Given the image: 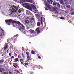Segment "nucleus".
Returning a JSON list of instances; mask_svg holds the SVG:
<instances>
[{
  "label": "nucleus",
  "instance_id": "1",
  "mask_svg": "<svg viewBox=\"0 0 74 74\" xmlns=\"http://www.w3.org/2000/svg\"><path fill=\"white\" fill-rule=\"evenodd\" d=\"M13 21V20L12 19H9V20H5V21L6 23L9 25H11V22H12V23L13 24H14V23L16 24L17 23V22L16 21Z\"/></svg>",
  "mask_w": 74,
  "mask_h": 74
},
{
  "label": "nucleus",
  "instance_id": "2",
  "mask_svg": "<svg viewBox=\"0 0 74 74\" xmlns=\"http://www.w3.org/2000/svg\"><path fill=\"white\" fill-rule=\"evenodd\" d=\"M19 5H18V6H16L14 5H13L11 6V8L12 9H14V10H15L16 11V10L17 11V10H18V8H19Z\"/></svg>",
  "mask_w": 74,
  "mask_h": 74
},
{
  "label": "nucleus",
  "instance_id": "3",
  "mask_svg": "<svg viewBox=\"0 0 74 74\" xmlns=\"http://www.w3.org/2000/svg\"><path fill=\"white\" fill-rule=\"evenodd\" d=\"M45 4L46 6V7H47L48 8H49V9H51V7L50 5L48 4V3H47V2L45 3Z\"/></svg>",
  "mask_w": 74,
  "mask_h": 74
},
{
  "label": "nucleus",
  "instance_id": "4",
  "mask_svg": "<svg viewBox=\"0 0 74 74\" xmlns=\"http://www.w3.org/2000/svg\"><path fill=\"white\" fill-rule=\"evenodd\" d=\"M23 6L24 7H26L27 8H29L30 7L28 6V4L27 3H25L23 4Z\"/></svg>",
  "mask_w": 74,
  "mask_h": 74
},
{
  "label": "nucleus",
  "instance_id": "5",
  "mask_svg": "<svg viewBox=\"0 0 74 74\" xmlns=\"http://www.w3.org/2000/svg\"><path fill=\"white\" fill-rule=\"evenodd\" d=\"M16 12V10L15 9H13L12 10L10 15H14L15 14V12Z\"/></svg>",
  "mask_w": 74,
  "mask_h": 74
},
{
  "label": "nucleus",
  "instance_id": "6",
  "mask_svg": "<svg viewBox=\"0 0 74 74\" xmlns=\"http://www.w3.org/2000/svg\"><path fill=\"white\" fill-rule=\"evenodd\" d=\"M58 7H55L54 9L55 12H56V13L57 14H58Z\"/></svg>",
  "mask_w": 74,
  "mask_h": 74
},
{
  "label": "nucleus",
  "instance_id": "7",
  "mask_svg": "<svg viewBox=\"0 0 74 74\" xmlns=\"http://www.w3.org/2000/svg\"><path fill=\"white\" fill-rule=\"evenodd\" d=\"M8 43H7L6 45H5V47H4L3 50H5L7 48H8Z\"/></svg>",
  "mask_w": 74,
  "mask_h": 74
},
{
  "label": "nucleus",
  "instance_id": "8",
  "mask_svg": "<svg viewBox=\"0 0 74 74\" xmlns=\"http://www.w3.org/2000/svg\"><path fill=\"white\" fill-rule=\"evenodd\" d=\"M47 1L49 4H52L53 2V1L52 0H47Z\"/></svg>",
  "mask_w": 74,
  "mask_h": 74
},
{
  "label": "nucleus",
  "instance_id": "9",
  "mask_svg": "<svg viewBox=\"0 0 74 74\" xmlns=\"http://www.w3.org/2000/svg\"><path fill=\"white\" fill-rule=\"evenodd\" d=\"M18 12L21 13V12H23V9H20L18 11Z\"/></svg>",
  "mask_w": 74,
  "mask_h": 74
},
{
  "label": "nucleus",
  "instance_id": "10",
  "mask_svg": "<svg viewBox=\"0 0 74 74\" xmlns=\"http://www.w3.org/2000/svg\"><path fill=\"white\" fill-rule=\"evenodd\" d=\"M27 14L28 15H32V12L30 11L27 12H26Z\"/></svg>",
  "mask_w": 74,
  "mask_h": 74
},
{
  "label": "nucleus",
  "instance_id": "11",
  "mask_svg": "<svg viewBox=\"0 0 74 74\" xmlns=\"http://www.w3.org/2000/svg\"><path fill=\"white\" fill-rule=\"evenodd\" d=\"M30 59V56H27V60H26V62H27L28 61H29Z\"/></svg>",
  "mask_w": 74,
  "mask_h": 74
},
{
  "label": "nucleus",
  "instance_id": "12",
  "mask_svg": "<svg viewBox=\"0 0 74 74\" xmlns=\"http://www.w3.org/2000/svg\"><path fill=\"white\" fill-rule=\"evenodd\" d=\"M60 2L61 4H64V2L63 1V0H60Z\"/></svg>",
  "mask_w": 74,
  "mask_h": 74
},
{
  "label": "nucleus",
  "instance_id": "13",
  "mask_svg": "<svg viewBox=\"0 0 74 74\" xmlns=\"http://www.w3.org/2000/svg\"><path fill=\"white\" fill-rule=\"evenodd\" d=\"M36 17L37 19H40V16L38 14H35Z\"/></svg>",
  "mask_w": 74,
  "mask_h": 74
},
{
  "label": "nucleus",
  "instance_id": "14",
  "mask_svg": "<svg viewBox=\"0 0 74 74\" xmlns=\"http://www.w3.org/2000/svg\"><path fill=\"white\" fill-rule=\"evenodd\" d=\"M0 36H1V37H2V38H3V37L4 36V33H2L1 34V35H0Z\"/></svg>",
  "mask_w": 74,
  "mask_h": 74
},
{
  "label": "nucleus",
  "instance_id": "15",
  "mask_svg": "<svg viewBox=\"0 0 74 74\" xmlns=\"http://www.w3.org/2000/svg\"><path fill=\"white\" fill-rule=\"evenodd\" d=\"M3 71H4V69L2 68L0 69V72H3Z\"/></svg>",
  "mask_w": 74,
  "mask_h": 74
},
{
  "label": "nucleus",
  "instance_id": "16",
  "mask_svg": "<svg viewBox=\"0 0 74 74\" xmlns=\"http://www.w3.org/2000/svg\"><path fill=\"white\" fill-rule=\"evenodd\" d=\"M34 32H35L34 30H31V31H30V33H31V34H33V33Z\"/></svg>",
  "mask_w": 74,
  "mask_h": 74
},
{
  "label": "nucleus",
  "instance_id": "17",
  "mask_svg": "<svg viewBox=\"0 0 74 74\" xmlns=\"http://www.w3.org/2000/svg\"><path fill=\"white\" fill-rule=\"evenodd\" d=\"M21 26L22 27L23 29H25V26H23V25L22 24H21Z\"/></svg>",
  "mask_w": 74,
  "mask_h": 74
},
{
  "label": "nucleus",
  "instance_id": "18",
  "mask_svg": "<svg viewBox=\"0 0 74 74\" xmlns=\"http://www.w3.org/2000/svg\"><path fill=\"white\" fill-rule=\"evenodd\" d=\"M25 23H27V24H29V21H28V20H25Z\"/></svg>",
  "mask_w": 74,
  "mask_h": 74
},
{
  "label": "nucleus",
  "instance_id": "19",
  "mask_svg": "<svg viewBox=\"0 0 74 74\" xmlns=\"http://www.w3.org/2000/svg\"><path fill=\"white\" fill-rule=\"evenodd\" d=\"M29 0H23V2L24 3H26V2H28Z\"/></svg>",
  "mask_w": 74,
  "mask_h": 74
},
{
  "label": "nucleus",
  "instance_id": "20",
  "mask_svg": "<svg viewBox=\"0 0 74 74\" xmlns=\"http://www.w3.org/2000/svg\"><path fill=\"white\" fill-rule=\"evenodd\" d=\"M15 62H17V61H18L19 62V60L18 59V58H16L15 59Z\"/></svg>",
  "mask_w": 74,
  "mask_h": 74
},
{
  "label": "nucleus",
  "instance_id": "21",
  "mask_svg": "<svg viewBox=\"0 0 74 74\" xmlns=\"http://www.w3.org/2000/svg\"><path fill=\"white\" fill-rule=\"evenodd\" d=\"M56 5L57 6H58V7H60V5L58 3H56Z\"/></svg>",
  "mask_w": 74,
  "mask_h": 74
},
{
  "label": "nucleus",
  "instance_id": "22",
  "mask_svg": "<svg viewBox=\"0 0 74 74\" xmlns=\"http://www.w3.org/2000/svg\"><path fill=\"white\" fill-rule=\"evenodd\" d=\"M32 52V54H33V55H36V53H35L34 52V51H31Z\"/></svg>",
  "mask_w": 74,
  "mask_h": 74
},
{
  "label": "nucleus",
  "instance_id": "23",
  "mask_svg": "<svg viewBox=\"0 0 74 74\" xmlns=\"http://www.w3.org/2000/svg\"><path fill=\"white\" fill-rule=\"evenodd\" d=\"M38 26H40V22H38L37 23Z\"/></svg>",
  "mask_w": 74,
  "mask_h": 74
},
{
  "label": "nucleus",
  "instance_id": "24",
  "mask_svg": "<svg viewBox=\"0 0 74 74\" xmlns=\"http://www.w3.org/2000/svg\"><path fill=\"white\" fill-rule=\"evenodd\" d=\"M17 23L18 24V25H21V23L19 21H18Z\"/></svg>",
  "mask_w": 74,
  "mask_h": 74
},
{
  "label": "nucleus",
  "instance_id": "25",
  "mask_svg": "<svg viewBox=\"0 0 74 74\" xmlns=\"http://www.w3.org/2000/svg\"><path fill=\"white\" fill-rule=\"evenodd\" d=\"M53 5H56V2H55L54 1L53 3Z\"/></svg>",
  "mask_w": 74,
  "mask_h": 74
},
{
  "label": "nucleus",
  "instance_id": "26",
  "mask_svg": "<svg viewBox=\"0 0 74 74\" xmlns=\"http://www.w3.org/2000/svg\"><path fill=\"white\" fill-rule=\"evenodd\" d=\"M4 62V60L3 59H2L0 60V63H3Z\"/></svg>",
  "mask_w": 74,
  "mask_h": 74
},
{
  "label": "nucleus",
  "instance_id": "27",
  "mask_svg": "<svg viewBox=\"0 0 74 74\" xmlns=\"http://www.w3.org/2000/svg\"><path fill=\"white\" fill-rule=\"evenodd\" d=\"M13 66H14V68H16V65L15 64H13Z\"/></svg>",
  "mask_w": 74,
  "mask_h": 74
},
{
  "label": "nucleus",
  "instance_id": "28",
  "mask_svg": "<svg viewBox=\"0 0 74 74\" xmlns=\"http://www.w3.org/2000/svg\"><path fill=\"white\" fill-rule=\"evenodd\" d=\"M30 62L29 63H25V66H28V65H29V64H30Z\"/></svg>",
  "mask_w": 74,
  "mask_h": 74
},
{
  "label": "nucleus",
  "instance_id": "29",
  "mask_svg": "<svg viewBox=\"0 0 74 74\" xmlns=\"http://www.w3.org/2000/svg\"><path fill=\"white\" fill-rule=\"evenodd\" d=\"M25 53L27 54V56H29V53L26 52Z\"/></svg>",
  "mask_w": 74,
  "mask_h": 74
},
{
  "label": "nucleus",
  "instance_id": "30",
  "mask_svg": "<svg viewBox=\"0 0 74 74\" xmlns=\"http://www.w3.org/2000/svg\"><path fill=\"white\" fill-rule=\"evenodd\" d=\"M40 28L39 27H38L37 28H36L35 30L36 31H38V30H39Z\"/></svg>",
  "mask_w": 74,
  "mask_h": 74
},
{
  "label": "nucleus",
  "instance_id": "31",
  "mask_svg": "<svg viewBox=\"0 0 74 74\" xmlns=\"http://www.w3.org/2000/svg\"><path fill=\"white\" fill-rule=\"evenodd\" d=\"M66 7L68 8H70V5H68V6H67Z\"/></svg>",
  "mask_w": 74,
  "mask_h": 74
},
{
  "label": "nucleus",
  "instance_id": "32",
  "mask_svg": "<svg viewBox=\"0 0 74 74\" xmlns=\"http://www.w3.org/2000/svg\"><path fill=\"white\" fill-rule=\"evenodd\" d=\"M40 29H39L37 33L38 34H39L40 33Z\"/></svg>",
  "mask_w": 74,
  "mask_h": 74
},
{
  "label": "nucleus",
  "instance_id": "33",
  "mask_svg": "<svg viewBox=\"0 0 74 74\" xmlns=\"http://www.w3.org/2000/svg\"><path fill=\"white\" fill-rule=\"evenodd\" d=\"M15 72L17 73H19V71L17 70H16L14 71Z\"/></svg>",
  "mask_w": 74,
  "mask_h": 74
},
{
  "label": "nucleus",
  "instance_id": "34",
  "mask_svg": "<svg viewBox=\"0 0 74 74\" xmlns=\"http://www.w3.org/2000/svg\"><path fill=\"white\" fill-rule=\"evenodd\" d=\"M23 59H20V62H23Z\"/></svg>",
  "mask_w": 74,
  "mask_h": 74
},
{
  "label": "nucleus",
  "instance_id": "35",
  "mask_svg": "<svg viewBox=\"0 0 74 74\" xmlns=\"http://www.w3.org/2000/svg\"><path fill=\"white\" fill-rule=\"evenodd\" d=\"M31 19L32 21H34V18H31Z\"/></svg>",
  "mask_w": 74,
  "mask_h": 74
},
{
  "label": "nucleus",
  "instance_id": "36",
  "mask_svg": "<svg viewBox=\"0 0 74 74\" xmlns=\"http://www.w3.org/2000/svg\"><path fill=\"white\" fill-rule=\"evenodd\" d=\"M64 19V17H61V19Z\"/></svg>",
  "mask_w": 74,
  "mask_h": 74
},
{
  "label": "nucleus",
  "instance_id": "37",
  "mask_svg": "<svg viewBox=\"0 0 74 74\" xmlns=\"http://www.w3.org/2000/svg\"><path fill=\"white\" fill-rule=\"evenodd\" d=\"M45 7H45V10H48V9L46 8Z\"/></svg>",
  "mask_w": 74,
  "mask_h": 74
},
{
  "label": "nucleus",
  "instance_id": "38",
  "mask_svg": "<svg viewBox=\"0 0 74 74\" xmlns=\"http://www.w3.org/2000/svg\"><path fill=\"white\" fill-rule=\"evenodd\" d=\"M71 15H74V12H73L71 14Z\"/></svg>",
  "mask_w": 74,
  "mask_h": 74
},
{
  "label": "nucleus",
  "instance_id": "39",
  "mask_svg": "<svg viewBox=\"0 0 74 74\" xmlns=\"http://www.w3.org/2000/svg\"><path fill=\"white\" fill-rule=\"evenodd\" d=\"M9 74H12V73L11 72H10V71H9Z\"/></svg>",
  "mask_w": 74,
  "mask_h": 74
},
{
  "label": "nucleus",
  "instance_id": "40",
  "mask_svg": "<svg viewBox=\"0 0 74 74\" xmlns=\"http://www.w3.org/2000/svg\"><path fill=\"white\" fill-rule=\"evenodd\" d=\"M7 41H8V43H10V42L9 41V39L7 40Z\"/></svg>",
  "mask_w": 74,
  "mask_h": 74
},
{
  "label": "nucleus",
  "instance_id": "41",
  "mask_svg": "<svg viewBox=\"0 0 74 74\" xmlns=\"http://www.w3.org/2000/svg\"><path fill=\"white\" fill-rule=\"evenodd\" d=\"M38 59H41V57L40 56H39L38 57Z\"/></svg>",
  "mask_w": 74,
  "mask_h": 74
},
{
  "label": "nucleus",
  "instance_id": "42",
  "mask_svg": "<svg viewBox=\"0 0 74 74\" xmlns=\"http://www.w3.org/2000/svg\"><path fill=\"white\" fill-rule=\"evenodd\" d=\"M38 21H39V22H40V18H38Z\"/></svg>",
  "mask_w": 74,
  "mask_h": 74
},
{
  "label": "nucleus",
  "instance_id": "43",
  "mask_svg": "<svg viewBox=\"0 0 74 74\" xmlns=\"http://www.w3.org/2000/svg\"><path fill=\"white\" fill-rule=\"evenodd\" d=\"M69 22H70V23H71V21L69 20Z\"/></svg>",
  "mask_w": 74,
  "mask_h": 74
},
{
  "label": "nucleus",
  "instance_id": "44",
  "mask_svg": "<svg viewBox=\"0 0 74 74\" xmlns=\"http://www.w3.org/2000/svg\"><path fill=\"white\" fill-rule=\"evenodd\" d=\"M9 55L10 56H11V53H9Z\"/></svg>",
  "mask_w": 74,
  "mask_h": 74
},
{
  "label": "nucleus",
  "instance_id": "45",
  "mask_svg": "<svg viewBox=\"0 0 74 74\" xmlns=\"http://www.w3.org/2000/svg\"><path fill=\"white\" fill-rule=\"evenodd\" d=\"M12 59H14V56H12Z\"/></svg>",
  "mask_w": 74,
  "mask_h": 74
},
{
  "label": "nucleus",
  "instance_id": "46",
  "mask_svg": "<svg viewBox=\"0 0 74 74\" xmlns=\"http://www.w3.org/2000/svg\"><path fill=\"white\" fill-rule=\"evenodd\" d=\"M23 64V62H21V64Z\"/></svg>",
  "mask_w": 74,
  "mask_h": 74
},
{
  "label": "nucleus",
  "instance_id": "47",
  "mask_svg": "<svg viewBox=\"0 0 74 74\" xmlns=\"http://www.w3.org/2000/svg\"><path fill=\"white\" fill-rule=\"evenodd\" d=\"M30 10L31 11H33V9H32V8H30Z\"/></svg>",
  "mask_w": 74,
  "mask_h": 74
},
{
  "label": "nucleus",
  "instance_id": "48",
  "mask_svg": "<svg viewBox=\"0 0 74 74\" xmlns=\"http://www.w3.org/2000/svg\"><path fill=\"white\" fill-rule=\"evenodd\" d=\"M6 52H7V53H8V52H9L8 50L7 51H6Z\"/></svg>",
  "mask_w": 74,
  "mask_h": 74
},
{
  "label": "nucleus",
  "instance_id": "49",
  "mask_svg": "<svg viewBox=\"0 0 74 74\" xmlns=\"http://www.w3.org/2000/svg\"><path fill=\"white\" fill-rule=\"evenodd\" d=\"M10 47L11 48H12V47H12V46H11Z\"/></svg>",
  "mask_w": 74,
  "mask_h": 74
},
{
  "label": "nucleus",
  "instance_id": "50",
  "mask_svg": "<svg viewBox=\"0 0 74 74\" xmlns=\"http://www.w3.org/2000/svg\"><path fill=\"white\" fill-rule=\"evenodd\" d=\"M41 24L42 25V22H41Z\"/></svg>",
  "mask_w": 74,
  "mask_h": 74
},
{
  "label": "nucleus",
  "instance_id": "51",
  "mask_svg": "<svg viewBox=\"0 0 74 74\" xmlns=\"http://www.w3.org/2000/svg\"><path fill=\"white\" fill-rule=\"evenodd\" d=\"M40 22H42V19H41L40 20Z\"/></svg>",
  "mask_w": 74,
  "mask_h": 74
},
{
  "label": "nucleus",
  "instance_id": "52",
  "mask_svg": "<svg viewBox=\"0 0 74 74\" xmlns=\"http://www.w3.org/2000/svg\"><path fill=\"white\" fill-rule=\"evenodd\" d=\"M22 56H24V55H23V53H22Z\"/></svg>",
  "mask_w": 74,
  "mask_h": 74
},
{
  "label": "nucleus",
  "instance_id": "53",
  "mask_svg": "<svg viewBox=\"0 0 74 74\" xmlns=\"http://www.w3.org/2000/svg\"><path fill=\"white\" fill-rule=\"evenodd\" d=\"M18 36V35H16L14 36V37H16V36Z\"/></svg>",
  "mask_w": 74,
  "mask_h": 74
},
{
  "label": "nucleus",
  "instance_id": "54",
  "mask_svg": "<svg viewBox=\"0 0 74 74\" xmlns=\"http://www.w3.org/2000/svg\"><path fill=\"white\" fill-rule=\"evenodd\" d=\"M1 31H2V32H4V31L3 30V29H1Z\"/></svg>",
  "mask_w": 74,
  "mask_h": 74
},
{
  "label": "nucleus",
  "instance_id": "55",
  "mask_svg": "<svg viewBox=\"0 0 74 74\" xmlns=\"http://www.w3.org/2000/svg\"><path fill=\"white\" fill-rule=\"evenodd\" d=\"M1 56H4V54H2V55H1Z\"/></svg>",
  "mask_w": 74,
  "mask_h": 74
},
{
  "label": "nucleus",
  "instance_id": "56",
  "mask_svg": "<svg viewBox=\"0 0 74 74\" xmlns=\"http://www.w3.org/2000/svg\"><path fill=\"white\" fill-rule=\"evenodd\" d=\"M42 16H44H44H43V15H42Z\"/></svg>",
  "mask_w": 74,
  "mask_h": 74
},
{
  "label": "nucleus",
  "instance_id": "57",
  "mask_svg": "<svg viewBox=\"0 0 74 74\" xmlns=\"http://www.w3.org/2000/svg\"><path fill=\"white\" fill-rule=\"evenodd\" d=\"M13 1H17V0H13Z\"/></svg>",
  "mask_w": 74,
  "mask_h": 74
},
{
  "label": "nucleus",
  "instance_id": "58",
  "mask_svg": "<svg viewBox=\"0 0 74 74\" xmlns=\"http://www.w3.org/2000/svg\"><path fill=\"white\" fill-rule=\"evenodd\" d=\"M64 1H67V0H64Z\"/></svg>",
  "mask_w": 74,
  "mask_h": 74
},
{
  "label": "nucleus",
  "instance_id": "59",
  "mask_svg": "<svg viewBox=\"0 0 74 74\" xmlns=\"http://www.w3.org/2000/svg\"><path fill=\"white\" fill-rule=\"evenodd\" d=\"M41 19H42V17H41Z\"/></svg>",
  "mask_w": 74,
  "mask_h": 74
},
{
  "label": "nucleus",
  "instance_id": "60",
  "mask_svg": "<svg viewBox=\"0 0 74 74\" xmlns=\"http://www.w3.org/2000/svg\"><path fill=\"white\" fill-rule=\"evenodd\" d=\"M23 58H25V56H23Z\"/></svg>",
  "mask_w": 74,
  "mask_h": 74
},
{
  "label": "nucleus",
  "instance_id": "61",
  "mask_svg": "<svg viewBox=\"0 0 74 74\" xmlns=\"http://www.w3.org/2000/svg\"><path fill=\"white\" fill-rule=\"evenodd\" d=\"M18 73H16V74H18Z\"/></svg>",
  "mask_w": 74,
  "mask_h": 74
},
{
  "label": "nucleus",
  "instance_id": "62",
  "mask_svg": "<svg viewBox=\"0 0 74 74\" xmlns=\"http://www.w3.org/2000/svg\"><path fill=\"white\" fill-rule=\"evenodd\" d=\"M56 1H59V0H56Z\"/></svg>",
  "mask_w": 74,
  "mask_h": 74
},
{
  "label": "nucleus",
  "instance_id": "63",
  "mask_svg": "<svg viewBox=\"0 0 74 74\" xmlns=\"http://www.w3.org/2000/svg\"><path fill=\"white\" fill-rule=\"evenodd\" d=\"M7 74H9L8 73H7Z\"/></svg>",
  "mask_w": 74,
  "mask_h": 74
},
{
  "label": "nucleus",
  "instance_id": "64",
  "mask_svg": "<svg viewBox=\"0 0 74 74\" xmlns=\"http://www.w3.org/2000/svg\"><path fill=\"white\" fill-rule=\"evenodd\" d=\"M23 48H22V50H23Z\"/></svg>",
  "mask_w": 74,
  "mask_h": 74
}]
</instances>
